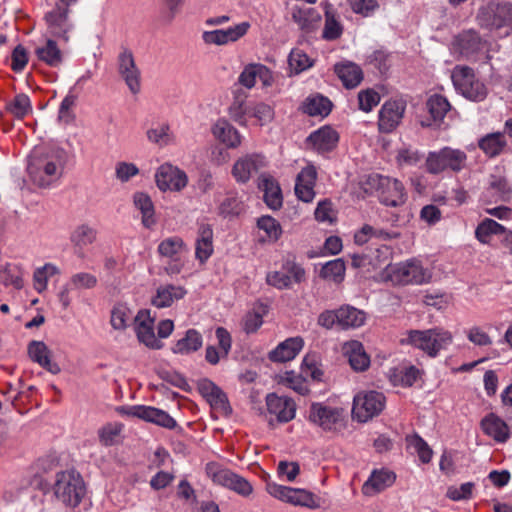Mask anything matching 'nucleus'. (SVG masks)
<instances>
[{
  "mask_svg": "<svg viewBox=\"0 0 512 512\" xmlns=\"http://www.w3.org/2000/svg\"><path fill=\"white\" fill-rule=\"evenodd\" d=\"M66 161L63 149L35 150L29 158L27 171L35 185L47 188L62 177Z\"/></svg>",
  "mask_w": 512,
  "mask_h": 512,
  "instance_id": "f257e3e1",
  "label": "nucleus"
},
{
  "mask_svg": "<svg viewBox=\"0 0 512 512\" xmlns=\"http://www.w3.org/2000/svg\"><path fill=\"white\" fill-rule=\"evenodd\" d=\"M52 491L59 503L67 508H76L85 498L87 488L79 472L67 469L55 474Z\"/></svg>",
  "mask_w": 512,
  "mask_h": 512,
  "instance_id": "f03ea898",
  "label": "nucleus"
},
{
  "mask_svg": "<svg viewBox=\"0 0 512 512\" xmlns=\"http://www.w3.org/2000/svg\"><path fill=\"white\" fill-rule=\"evenodd\" d=\"M452 341V333L439 327L427 330H409L400 339L402 345H410L430 357H436L441 350L447 349Z\"/></svg>",
  "mask_w": 512,
  "mask_h": 512,
  "instance_id": "7ed1b4c3",
  "label": "nucleus"
},
{
  "mask_svg": "<svg viewBox=\"0 0 512 512\" xmlns=\"http://www.w3.org/2000/svg\"><path fill=\"white\" fill-rule=\"evenodd\" d=\"M380 278L384 282H391L393 285H422L428 283L432 278V272L423 267L416 259L404 262L389 264L381 272Z\"/></svg>",
  "mask_w": 512,
  "mask_h": 512,
  "instance_id": "20e7f679",
  "label": "nucleus"
},
{
  "mask_svg": "<svg viewBox=\"0 0 512 512\" xmlns=\"http://www.w3.org/2000/svg\"><path fill=\"white\" fill-rule=\"evenodd\" d=\"M308 421L325 432L337 433L346 426V413L343 408L316 402L309 408Z\"/></svg>",
  "mask_w": 512,
  "mask_h": 512,
  "instance_id": "39448f33",
  "label": "nucleus"
},
{
  "mask_svg": "<svg viewBox=\"0 0 512 512\" xmlns=\"http://www.w3.org/2000/svg\"><path fill=\"white\" fill-rule=\"evenodd\" d=\"M451 79L456 91L466 99L480 102L487 97V87L476 77L472 68L463 65L455 66Z\"/></svg>",
  "mask_w": 512,
  "mask_h": 512,
  "instance_id": "423d86ee",
  "label": "nucleus"
},
{
  "mask_svg": "<svg viewBox=\"0 0 512 512\" xmlns=\"http://www.w3.org/2000/svg\"><path fill=\"white\" fill-rule=\"evenodd\" d=\"M466 164V153L448 146L438 151L429 152L425 162L426 170L431 174H440L445 170L460 172L466 167Z\"/></svg>",
  "mask_w": 512,
  "mask_h": 512,
  "instance_id": "0eeeda50",
  "label": "nucleus"
},
{
  "mask_svg": "<svg viewBox=\"0 0 512 512\" xmlns=\"http://www.w3.org/2000/svg\"><path fill=\"white\" fill-rule=\"evenodd\" d=\"M206 475L216 485L228 488L241 496H249L253 492V487L248 480L242 476L223 467L219 463H207Z\"/></svg>",
  "mask_w": 512,
  "mask_h": 512,
  "instance_id": "6e6552de",
  "label": "nucleus"
},
{
  "mask_svg": "<svg viewBox=\"0 0 512 512\" xmlns=\"http://www.w3.org/2000/svg\"><path fill=\"white\" fill-rule=\"evenodd\" d=\"M386 404L385 396L378 391H361L354 396L352 415L359 422H366L379 415Z\"/></svg>",
  "mask_w": 512,
  "mask_h": 512,
  "instance_id": "1a4fd4ad",
  "label": "nucleus"
},
{
  "mask_svg": "<svg viewBox=\"0 0 512 512\" xmlns=\"http://www.w3.org/2000/svg\"><path fill=\"white\" fill-rule=\"evenodd\" d=\"M477 20L481 27L494 30L512 24V4L489 2L479 9Z\"/></svg>",
  "mask_w": 512,
  "mask_h": 512,
  "instance_id": "9d476101",
  "label": "nucleus"
},
{
  "mask_svg": "<svg viewBox=\"0 0 512 512\" xmlns=\"http://www.w3.org/2000/svg\"><path fill=\"white\" fill-rule=\"evenodd\" d=\"M154 177L156 186L162 192H180L188 184L186 172L170 163L160 165Z\"/></svg>",
  "mask_w": 512,
  "mask_h": 512,
  "instance_id": "9b49d317",
  "label": "nucleus"
},
{
  "mask_svg": "<svg viewBox=\"0 0 512 512\" xmlns=\"http://www.w3.org/2000/svg\"><path fill=\"white\" fill-rule=\"evenodd\" d=\"M70 9L56 5L51 11L46 13L45 21L47 31L51 37L58 38L68 42L70 33L74 30V23L69 17Z\"/></svg>",
  "mask_w": 512,
  "mask_h": 512,
  "instance_id": "f8f14e48",
  "label": "nucleus"
},
{
  "mask_svg": "<svg viewBox=\"0 0 512 512\" xmlns=\"http://www.w3.org/2000/svg\"><path fill=\"white\" fill-rule=\"evenodd\" d=\"M306 273L304 268L294 261L287 260L283 263L281 270L267 273V284L277 289H288L293 284L301 283L305 280Z\"/></svg>",
  "mask_w": 512,
  "mask_h": 512,
  "instance_id": "ddd939ff",
  "label": "nucleus"
},
{
  "mask_svg": "<svg viewBox=\"0 0 512 512\" xmlns=\"http://www.w3.org/2000/svg\"><path fill=\"white\" fill-rule=\"evenodd\" d=\"M118 73L134 95L141 90V72L131 51L124 50L118 56Z\"/></svg>",
  "mask_w": 512,
  "mask_h": 512,
  "instance_id": "4468645a",
  "label": "nucleus"
},
{
  "mask_svg": "<svg viewBox=\"0 0 512 512\" xmlns=\"http://www.w3.org/2000/svg\"><path fill=\"white\" fill-rule=\"evenodd\" d=\"M373 181L378 182L380 201L387 206H399L405 202V189L397 179L376 175Z\"/></svg>",
  "mask_w": 512,
  "mask_h": 512,
  "instance_id": "2eb2a0df",
  "label": "nucleus"
},
{
  "mask_svg": "<svg viewBox=\"0 0 512 512\" xmlns=\"http://www.w3.org/2000/svg\"><path fill=\"white\" fill-rule=\"evenodd\" d=\"M265 165L266 161L262 155L247 154L235 161L231 174L237 183L244 184Z\"/></svg>",
  "mask_w": 512,
  "mask_h": 512,
  "instance_id": "dca6fc26",
  "label": "nucleus"
},
{
  "mask_svg": "<svg viewBox=\"0 0 512 512\" xmlns=\"http://www.w3.org/2000/svg\"><path fill=\"white\" fill-rule=\"evenodd\" d=\"M404 112L405 104L402 101H386L379 111V130L382 133L392 132L400 124Z\"/></svg>",
  "mask_w": 512,
  "mask_h": 512,
  "instance_id": "f3484780",
  "label": "nucleus"
},
{
  "mask_svg": "<svg viewBox=\"0 0 512 512\" xmlns=\"http://www.w3.org/2000/svg\"><path fill=\"white\" fill-rule=\"evenodd\" d=\"M135 331L138 340L152 349H160L162 343L154 333V319L149 310H140L134 317Z\"/></svg>",
  "mask_w": 512,
  "mask_h": 512,
  "instance_id": "a211bd4d",
  "label": "nucleus"
},
{
  "mask_svg": "<svg viewBox=\"0 0 512 512\" xmlns=\"http://www.w3.org/2000/svg\"><path fill=\"white\" fill-rule=\"evenodd\" d=\"M266 406L268 413L281 423L291 421L296 414L295 402L288 397L278 396L275 393L266 396Z\"/></svg>",
  "mask_w": 512,
  "mask_h": 512,
  "instance_id": "6ab92c4d",
  "label": "nucleus"
},
{
  "mask_svg": "<svg viewBox=\"0 0 512 512\" xmlns=\"http://www.w3.org/2000/svg\"><path fill=\"white\" fill-rule=\"evenodd\" d=\"M256 79H259L264 87H270L274 82L270 69L260 63L246 65L238 77V82L251 89L255 86Z\"/></svg>",
  "mask_w": 512,
  "mask_h": 512,
  "instance_id": "aec40b11",
  "label": "nucleus"
},
{
  "mask_svg": "<svg viewBox=\"0 0 512 512\" xmlns=\"http://www.w3.org/2000/svg\"><path fill=\"white\" fill-rule=\"evenodd\" d=\"M249 27V23L242 22L227 29L207 31L203 34V40L207 44L226 45L243 37L247 33Z\"/></svg>",
  "mask_w": 512,
  "mask_h": 512,
  "instance_id": "412c9836",
  "label": "nucleus"
},
{
  "mask_svg": "<svg viewBox=\"0 0 512 512\" xmlns=\"http://www.w3.org/2000/svg\"><path fill=\"white\" fill-rule=\"evenodd\" d=\"M483 433L497 443H505L511 436L508 424L497 414L488 413L480 422Z\"/></svg>",
  "mask_w": 512,
  "mask_h": 512,
  "instance_id": "4be33fe9",
  "label": "nucleus"
},
{
  "mask_svg": "<svg viewBox=\"0 0 512 512\" xmlns=\"http://www.w3.org/2000/svg\"><path fill=\"white\" fill-rule=\"evenodd\" d=\"M317 171L313 165H307L298 174L295 184V194L303 202H312L315 198V183Z\"/></svg>",
  "mask_w": 512,
  "mask_h": 512,
  "instance_id": "5701e85b",
  "label": "nucleus"
},
{
  "mask_svg": "<svg viewBox=\"0 0 512 512\" xmlns=\"http://www.w3.org/2000/svg\"><path fill=\"white\" fill-rule=\"evenodd\" d=\"M218 346L208 345L205 349V360L211 365H217L222 359H226L232 347L230 333L223 327L215 331Z\"/></svg>",
  "mask_w": 512,
  "mask_h": 512,
  "instance_id": "b1692460",
  "label": "nucleus"
},
{
  "mask_svg": "<svg viewBox=\"0 0 512 512\" xmlns=\"http://www.w3.org/2000/svg\"><path fill=\"white\" fill-rule=\"evenodd\" d=\"M127 414L165 428H173L176 425V421L167 412L151 406H132Z\"/></svg>",
  "mask_w": 512,
  "mask_h": 512,
  "instance_id": "393cba45",
  "label": "nucleus"
},
{
  "mask_svg": "<svg viewBox=\"0 0 512 512\" xmlns=\"http://www.w3.org/2000/svg\"><path fill=\"white\" fill-rule=\"evenodd\" d=\"M290 14L293 22L306 33L316 30L321 22L320 13L312 7L295 5Z\"/></svg>",
  "mask_w": 512,
  "mask_h": 512,
  "instance_id": "a878e982",
  "label": "nucleus"
},
{
  "mask_svg": "<svg viewBox=\"0 0 512 512\" xmlns=\"http://www.w3.org/2000/svg\"><path fill=\"white\" fill-rule=\"evenodd\" d=\"M304 341L301 337H291L279 343L269 352V359L272 362H287L293 360L302 350Z\"/></svg>",
  "mask_w": 512,
  "mask_h": 512,
  "instance_id": "bb28decb",
  "label": "nucleus"
},
{
  "mask_svg": "<svg viewBox=\"0 0 512 512\" xmlns=\"http://www.w3.org/2000/svg\"><path fill=\"white\" fill-rule=\"evenodd\" d=\"M307 141L317 152L323 153L331 151L336 147L339 141V135L332 127L323 126L312 132Z\"/></svg>",
  "mask_w": 512,
  "mask_h": 512,
  "instance_id": "cd10ccee",
  "label": "nucleus"
},
{
  "mask_svg": "<svg viewBox=\"0 0 512 512\" xmlns=\"http://www.w3.org/2000/svg\"><path fill=\"white\" fill-rule=\"evenodd\" d=\"M29 358L52 374H58L60 367L51 361V352L43 341L33 340L28 344Z\"/></svg>",
  "mask_w": 512,
  "mask_h": 512,
  "instance_id": "c85d7f7f",
  "label": "nucleus"
},
{
  "mask_svg": "<svg viewBox=\"0 0 512 512\" xmlns=\"http://www.w3.org/2000/svg\"><path fill=\"white\" fill-rule=\"evenodd\" d=\"M199 389L213 409L224 414L230 412V406L226 394L212 381L203 380L200 383Z\"/></svg>",
  "mask_w": 512,
  "mask_h": 512,
  "instance_id": "c756f323",
  "label": "nucleus"
},
{
  "mask_svg": "<svg viewBox=\"0 0 512 512\" xmlns=\"http://www.w3.org/2000/svg\"><path fill=\"white\" fill-rule=\"evenodd\" d=\"M211 132L215 139L223 143L227 148L235 149L241 144L239 131L227 120L219 119L212 126Z\"/></svg>",
  "mask_w": 512,
  "mask_h": 512,
  "instance_id": "7c9ffc66",
  "label": "nucleus"
},
{
  "mask_svg": "<svg viewBox=\"0 0 512 512\" xmlns=\"http://www.w3.org/2000/svg\"><path fill=\"white\" fill-rule=\"evenodd\" d=\"M395 479V473L390 470H375L364 483L362 491L365 495L372 496L390 487L395 482Z\"/></svg>",
  "mask_w": 512,
  "mask_h": 512,
  "instance_id": "2f4dec72",
  "label": "nucleus"
},
{
  "mask_svg": "<svg viewBox=\"0 0 512 512\" xmlns=\"http://www.w3.org/2000/svg\"><path fill=\"white\" fill-rule=\"evenodd\" d=\"M334 72L347 89L357 87L363 80L362 69L351 61H341L335 64Z\"/></svg>",
  "mask_w": 512,
  "mask_h": 512,
  "instance_id": "473e14b6",
  "label": "nucleus"
},
{
  "mask_svg": "<svg viewBox=\"0 0 512 512\" xmlns=\"http://www.w3.org/2000/svg\"><path fill=\"white\" fill-rule=\"evenodd\" d=\"M186 293V289L179 285H161L156 289L152 304L157 308L170 307L175 301L184 298Z\"/></svg>",
  "mask_w": 512,
  "mask_h": 512,
  "instance_id": "72a5a7b5",
  "label": "nucleus"
},
{
  "mask_svg": "<svg viewBox=\"0 0 512 512\" xmlns=\"http://www.w3.org/2000/svg\"><path fill=\"white\" fill-rule=\"evenodd\" d=\"M37 58L51 67H58L62 64L63 53L55 40L45 38V40L35 48Z\"/></svg>",
  "mask_w": 512,
  "mask_h": 512,
  "instance_id": "f704fd0d",
  "label": "nucleus"
},
{
  "mask_svg": "<svg viewBox=\"0 0 512 512\" xmlns=\"http://www.w3.org/2000/svg\"><path fill=\"white\" fill-rule=\"evenodd\" d=\"M343 351L355 371H364L369 367L370 358L361 342L356 340L346 342L343 346Z\"/></svg>",
  "mask_w": 512,
  "mask_h": 512,
  "instance_id": "c9c22d12",
  "label": "nucleus"
},
{
  "mask_svg": "<svg viewBox=\"0 0 512 512\" xmlns=\"http://www.w3.org/2000/svg\"><path fill=\"white\" fill-rule=\"evenodd\" d=\"M202 345V334L196 329H188L184 336L175 342L171 350L175 354L189 355L198 351Z\"/></svg>",
  "mask_w": 512,
  "mask_h": 512,
  "instance_id": "e433bc0d",
  "label": "nucleus"
},
{
  "mask_svg": "<svg viewBox=\"0 0 512 512\" xmlns=\"http://www.w3.org/2000/svg\"><path fill=\"white\" fill-rule=\"evenodd\" d=\"M213 253V231L208 224H202L198 230L195 245V257L201 264L205 263Z\"/></svg>",
  "mask_w": 512,
  "mask_h": 512,
  "instance_id": "4c0bfd02",
  "label": "nucleus"
},
{
  "mask_svg": "<svg viewBox=\"0 0 512 512\" xmlns=\"http://www.w3.org/2000/svg\"><path fill=\"white\" fill-rule=\"evenodd\" d=\"M259 187L263 190L265 203L271 209H278L282 205L281 189L275 179L269 175L262 174L259 178Z\"/></svg>",
  "mask_w": 512,
  "mask_h": 512,
  "instance_id": "58836bf2",
  "label": "nucleus"
},
{
  "mask_svg": "<svg viewBox=\"0 0 512 512\" xmlns=\"http://www.w3.org/2000/svg\"><path fill=\"white\" fill-rule=\"evenodd\" d=\"M97 239V230L87 223L75 227L70 234V242L76 253L82 252L85 247L93 244Z\"/></svg>",
  "mask_w": 512,
  "mask_h": 512,
  "instance_id": "ea45409f",
  "label": "nucleus"
},
{
  "mask_svg": "<svg viewBox=\"0 0 512 512\" xmlns=\"http://www.w3.org/2000/svg\"><path fill=\"white\" fill-rule=\"evenodd\" d=\"M158 253L167 259L184 258L188 252L187 245L179 236L163 239L157 248Z\"/></svg>",
  "mask_w": 512,
  "mask_h": 512,
  "instance_id": "a19ab883",
  "label": "nucleus"
},
{
  "mask_svg": "<svg viewBox=\"0 0 512 512\" xmlns=\"http://www.w3.org/2000/svg\"><path fill=\"white\" fill-rule=\"evenodd\" d=\"M133 204L141 213L142 224L151 228L156 223L155 210L150 196L144 192H136L133 195Z\"/></svg>",
  "mask_w": 512,
  "mask_h": 512,
  "instance_id": "79ce46f5",
  "label": "nucleus"
},
{
  "mask_svg": "<svg viewBox=\"0 0 512 512\" xmlns=\"http://www.w3.org/2000/svg\"><path fill=\"white\" fill-rule=\"evenodd\" d=\"M339 326L347 328H358L366 321V314L350 305L341 306L338 309Z\"/></svg>",
  "mask_w": 512,
  "mask_h": 512,
  "instance_id": "37998d69",
  "label": "nucleus"
},
{
  "mask_svg": "<svg viewBox=\"0 0 512 512\" xmlns=\"http://www.w3.org/2000/svg\"><path fill=\"white\" fill-rule=\"evenodd\" d=\"M332 109V102L322 95H312L306 98L303 103V111L310 116L321 118L329 115Z\"/></svg>",
  "mask_w": 512,
  "mask_h": 512,
  "instance_id": "c03bdc74",
  "label": "nucleus"
},
{
  "mask_svg": "<svg viewBox=\"0 0 512 512\" xmlns=\"http://www.w3.org/2000/svg\"><path fill=\"white\" fill-rule=\"evenodd\" d=\"M506 140L503 133H490L482 137L479 142V148L489 157L499 155L506 147Z\"/></svg>",
  "mask_w": 512,
  "mask_h": 512,
  "instance_id": "a18cd8bd",
  "label": "nucleus"
},
{
  "mask_svg": "<svg viewBox=\"0 0 512 512\" xmlns=\"http://www.w3.org/2000/svg\"><path fill=\"white\" fill-rule=\"evenodd\" d=\"M124 425L121 422H108L98 429V439L103 446H113L120 442Z\"/></svg>",
  "mask_w": 512,
  "mask_h": 512,
  "instance_id": "49530a36",
  "label": "nucleus"
},
{
  "mask_svg": "<svg viewBox=\"0 0 512 512\" xmlns=\"http://www.w3.org/2000/svg\"><path fill=\"white\" fill-rule=\"evenodd\" d=\"M244 117L255 118L259 125H265L272 121L274 112L271 106L265 103H255L242 108Z\"/></svg>",
  "mask_w": 512,
  "mask_h": 512,
  "instance_id": "de8ad7c7",
  "label": "nucleus"
},
{
  "mask_svg": "<svg viewBox=\"0 0 512 512\" xmlns=\"http://www.w3.org/2000/svg\"><path fill=\"white\" fill-rule=\"evenodd\" d=\"M146 137L149 142L159 146L165 147L173 143L174 136L171 132L170 126L167 123H160L146 131Z\"/></svg>",
  "mask_w": 512,
  "mask_h": 512,
  "instance_id": "09e8293b",
  "label": "nucleus"
},
{
  "mask_svg": "<svg viewBox=\"0 0 512 512\" xmlns=\"http://www.w3.org/2000/svg\"><path fill=\"white\" fill-rule=\"evenodd\" d=\"M60 274L59 268L53 263H46L37 268L33 273V287L38 293L47 289L51 277Z\"/></svg>",
  "mask_w": 512,
  "mask_h": 512,
  "instance_id": "8fccbe9b",
  "label": "nucleus"
},
{
  "mask_svg": "<svg viewBox=\"0 0 512 512\" xmlns=\"http://www.w3.org/2000/svg\"><path fill=\"white\" fill-rule=\"evenodd\" d=\"M330 7V4L325 3V25L322 33V37L328 41L338 39L343 33V26L335 14L329 10Z\"/></svg>",
  "mask_w": 512,
  "mask_h": 512,
  "instance_id": "3c124183",
  "label": "nucleus"
},
{
  "mask_svg": "<svg viewBox=\"0 0 512 512\" xmlns=\"http://www.w3.org/2000/svg\"><path fill=\"white\" fill-rule=\"evenodd\" d=\"M134 319L130 308L123 303L116 304L111 311L110 323L116 330H125Z\"/></svg>",
  "mask_w": 512,
  "mask_h": 512,
  "instance_id": "603ef678",
  "label": "nucleus"
},
{
  "mask_svg": "<svg viewBox=\"0 0 512 512\" xmlns=\"http://www.w3.org/2000/svg\"><path fill=\"white\" fill-rule=\"evenodd\" d=\"M426 106L435 121H441L451 109V105L448 100L439 94L430 96L427 100Z\"/></svg>",
  "mask_w": 512,
  "mask_h": 512,
  "instance_id": "864d4df0",
  "label": "nucleus"
},
{
  "mask_svg": "<svg viewBox=\"0 0 512 512\" xmlns=\"http://www.w3.org/2000/svg\"><path fill=\"white\" fill-rule=\"evenodd\" d=\"M345 263L341 259L327 262L320 271V276L328 281L340 283L345 276Z\"/></svg>",
  "mask_w": 512,
  "mask_h": 512,
  "instance_id": "5fc2aeb1",
  "label": "nucleus"
},
{
  "mask_svg": "<svg viewBox=\"0 0 512 512\" xmlns=\"http://www.w3.org/2000/svg\"><path fill=\"white\" fill-rule=\"evenodd\" d=\"M505 232V227L495 220L485 219L476 228L475 236L483 244H487L490 241L491 235H498Z\"/></svg>",
  "mask_w": 512,
  "mask_h": 512,
  "instance_id": "6e6d98bb",
  "label": "nucleus"
},
{
  "mask_svg": "<svg viewBox=\"0 0 512 512\" xmlns=\"http://www.w3.org/2000/svg\"><path fill=\"white\" fill-rule=\"evenodd\" d=\"M301 373L306 377H310L314 381H321L323 370L316 354H307L301 364Z\"/></svg>",
  "mask_w": 512,
  "mask_h": 512,
  "instance_id": "4d7b16f0",
  "label": "nucleus"
},
{
  "mask_svg": "<svg viewBox=\"0 0 512 512\" xmlns=\"http://www.w3.org/2000/svg\"><path fill=\"white\" fill-rule=\"evenodd\" d=\"M281 383L300 395H306L309 393L306 378L302 373L297 374L294 371H286L281 376Z\"/></svg>",
  "mask_w": 512,
  "mask_h": 512,
  "instance_id": "13d9d810",
  "label": "nucleus"
},
{
  "mask_svg": "<svg viewBox=\"0 0 512 512\" xmlns=\"http://www.w3.org/2000/svg\"><path fill=\"white\" fill-rule=\"evenodd\" d=\"M7 109L14 117L22 119L32 112V105L27 95L18 94L9 102Z\"/></svg>",
  "mask_w": 512,
  "mask_h": 512,
  "instance_id": "bf43d9fd",
  "label": "nucleus"
},
{
  "mask_svg": "<svg viewBox=\"0 0 512 512\" xmlns=\"http://www.w3.org/2000/svg\"><path fill=\"white\" fill-rule=\"evenodd\" d=\"M257 227L265 233V239L271 242L277 241L282 234L279 222L271 216L260 217Z\"/></svg>",
  "mask_w": 512,
  "mask_h": 512,
  "instance_id": "052dcab7",
  "label": "nucleus"
},
{
  "mask_svg": "<svg viewBox=\"0 0 512 512\" xmlns=\"http://www.w3.org/2000/svg\"><path fill=\"white\" fill-rule=\"evenodd\" d=\"M407 446L417 453L419 459L423 463H429L432 459V449L429 445L417 434L406 437Z\"/></svg>",
  "mask_w": 512,
  "mask_h": 512,
  "instance_id": "680f3d73",
  "label": "nucleus"
},
{
  "mask_svg": "<svg viewBox=\"0 0 512 512\" xmlns=\"http://www.w3.org/2000/svg\"><path fill=\"white\" fill-rule=\"evenodd\" d=\"M291 70L299 74L313 65V60L301 49H293L288 58Z\"/></svg>",
  "mask_w": 512,
  "mask_h": 512,
  "instance_id": "e2e57ef3",
  "label": "nucleus"
},
{
  "mask_svg": "<svg viewBox=\"0 0 512 512\" xmlns=\"http://www.w3.org/2000/svg\"><path fill=\"white\" fill-rule=\"evenodd\" d=\"M465 335L469 342L478 347H489L493 344V339L489 333L481 326H471L465 330Z\"/></svg>",
  "mask_w": 512,
  "mask_h": 512,
  "instance_id": "0e129e2a",
  "label": "nucleus"
},
{
  "mask_svg": "<svg viewBox=\"0 0 512 512\" xmlns=\"http://www.w3.org/2000/svg\"><path fill=\"white\" fill-rule=\"evenodd\" d=\"M288 503L294 506H303L312 509L319 506L315 496L311 492L299 488H293Z\"/></svg>",
  "mask_w": 512,
  "mask_h": 512,
  "instance_id": "69168bd1",
  "label": "nucleus"
},
{
  "mask_svg": "<svg viewBox=\"0 0 512 512\" xmlns=\"http://www.w3.org/2000/svg\"><path fill=\"white\" fill-rule=\"evenodd\" d=\"M97 277L91 273L78 272L70 277L69 285L73 289H93L97 286Z\"/></svg>",
  "mask_w": 512,
  "mask_h": 512,
  "instance_id": "338daca9",
  "label": "nucleus"
},
{
  "mask_svg": "<svg viewBox=\"0 0 512 512\" xmlns=\"http://www.w3.org/2000/svg\"><path fill=\"white\" fill-rule=\"evenodd\" d=\"M381 97L374 89L361 90L358 93L359 109L368 113L380 103Z\"/></svg>",
  "mask_w": 512,
  "mask_h": 512,
  "instance_id": "774afa93",
  "label": "nucleus"
}]
</instances>
